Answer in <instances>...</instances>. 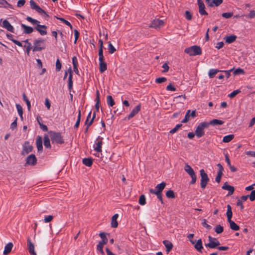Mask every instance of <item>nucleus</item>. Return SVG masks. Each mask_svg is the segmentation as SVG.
Wrapping results in <instances>:
<instances>
[{"mask_svg":"<svg viewBox=\"0 0 255 255\" xmlns=\"http://www.w3.org/2000/svg\"><path fill=\"white\" fill-rule=\"evenodd\" d=\"M103 137H101L100 136H99L95 142V144L94 147V150L98 152H102V145L103 143Z\"/></svg>","mask_w":255,"mask_h":255,"instance_id":"4468645a","label":"nucleus"},{"mask_svg":"<svg viewBox=\"0 0 255 255\" xmlns=\"http://www.w3.org/2000/svg\"><path fill=\"white\" fill-rule=\"evenodd\" d=\"M44 145L48 148H50L51 147L49 138L46 134H45L44 136Z\"/></svg>","mask_w":255,"mask_h":255,"instance_id":"2f4dec72","label":"nucleus"},{"mask_svg":"<svg viewBox=\"0 0 255 255\" xmlns=\"http://www.w3.org/2000/svg\"><path fill=\"white\" fill-rule=\"evenodd\" d=\"M22 97H23V100L25 102L26 105H27V109L29 111L30 110V108H31V105H30V101H29V100L27 99L26 95L25 93H23L22 94Z\"/></svg>","mask_w":255,"mask_h":255,"instance_id":"58836bf2","label":"nucleus"},{"mask_svg":"<svg viewBox=\"0 0 255 255\" xmlns=\"http://www.w3.org/2000/svg\"><path fill=\"white\" fill-rule=\"evenodd\" d=\"M209 243L205 245V247H208L211 249H214L220 245L219 241L215 238H212L211 236H208Z\"/></svg>","mask_w":255,"mask_h":255,"instance_id":"9b49d317","label":"nucleus"},{"mask_svg":"<svg viewBox=\"0 0 255 255\" xmlns=\"http://www.w3.org/2000/svg\"><path fill=\"white\" fill-rule=\"evenodd\" d=\"M13 247V244L12 243H9L7 244L6 245V246L4 247V249L3 251V255H7L9 253H10L12 248Z\"/></svg>","mask_w":255,"mask_h":255,"instance_id":"c85d7f7f","label":"nucleus"},{"mask_svg":"<svg viewBox=\"0 0 255 255\" xmlns=\"http://www.w3.org/2000/svg\"><path fill=\"white\" fill-rule=\"evenodd\" d=\"M163 244L166 248V252L168 254L172 250L173 247L172 243L168 240H164L163 241Z\"/></svg>","mask_w":255,"mask_h":255,"instance_id":"5701e85b","label":"nucleus"},{"mask_svg":"<svg viewBox=\"0 0 255 255\" xmlns=\"http://www.w3.org/2000/svg\"><path fill=\"white\" fill-rule=\"evenodd\" d=\"M200 174L201 176V187L202 189H204L206 187L209 181V179L208 175L203 169L200 170Z\"/></svg>","mask_w":255,"mask_h":255,"instance_id":"1a4fd4ad","label":"nucleus"},{"mask_svg":"<svg viewBox=\"0 0 255 255\" xmlns=\"http://www.w3.org/2000/svg\"><path fill=\"white\" fill-rule=\"evenodd\" d=\"M190 110H188L186 113L184 119L182 121V123H187L189 120Z\"/></svg>","mask_w":255,"mask_h":255,"instance_id":"a18cd8bd","label":"nucleus"},{"mask_svg":"<svg viewBox=\"0 0 255 255\" xmlns=\"http://www.w3.org/2000/svg\"><path fill=\"white\" fill-rule=\"evenodd\" d=\"M2 27L5 28L7 30L13 33L14 32V28L10 24L8 20L6 19L2 21Z\"/></svg>","mask_w":255,"mask_h":255,"instance_id":"aec40b11","label":"nucleus"},{"mask_svg":"<svg viewBox=\"0 0 255 255\" xmlns=\"http://www.w3.org/2000/svg\"><path fill=\"white\" fill-rule=\"evenodd\" d=\"M25 3V0H19L17 2V6L20 7L24 5Z\"/></svg>","mask_w":255,"mask_h":255,"instance_id":"338daca9","label":"nucleus"},{"mask_svg":"<svg viewBox=\"0 0 255 255\" xmlns=\"http://www.w3.org/2000/svg\"><path fill=\"white\" fill-rule=\"evenodd\" d=\"M53 219V216L52 215H49L45 216L44 219V221L45 223H48L51 222Z\"/></svg>","mask_w":255,"mask_h":255,"instance_id":"5fc2aeb1","label":"nucleus"},{"mask_svg":"<svg viewBox=\"0 0 255 255\" xmlns=\"http://www.w3.org/2000/svg\"><path fill=\"white\" fill-rule=\"evenodd\" d=\"M190 243L194 245V248L199 253H202V249L203 248L202 245V242L201 239H199L197 241L190 240Z\"/></svg>","mask_w":255,"mask_h":255,"instance_id":"ddd939ff","label":"nucleus"},{"mask_svg":"<svg viewBox=\"0 0 255 255\" xmlns=\"http://www.w3.org/2000/svg\"><path fill=\"white\" fill-rule=\"evenodd\" d=\"M81 111L79 110V112H78L77 120L76 124H75V126H74V128H77L79 127V124L80 123V121H81Z\"/></svg>","mask_w":255,"mask_h":255,"instance_id":"79ce46f5","label":"nucleus"},{"mask_svg":"<svg viewBox=\"0 0 255 255\" xmlns=\"http://www.w3.org/2000/svg\"><path fill=\"white\" fill-rule=\"evenodd\" d=\"M215 231L217 234H221L223 232V228L221 225H217L215 228Z\"/></svg>","mask_w":255,"mask_h":255,"instance_id":"49530a36","label":"nucleus"},{"mask_svg":"<svg viewBox=\"0 0 255 255\" xmlns=\"http://www.w3.org/2000/svg\"><path fill=\"white\" fill-rule=\"evenodd\" d=\"M37 163V159L34 154H31L28 156L26 158L25 165H29L31 166L35 165Z\"/></svg>","mask_w":255,"mask_h":255,"instance_id":"2eb2a0df","label":"nucleus"},{"mask_svg":"<svg viewBox=\"0 0 255 255\" xmlns=\"http://www.w3.org/2000/svg\"><path fill=\"white\" fill-rule=\"evenodd\" d=\"M33 146L30 144L29 141H26L22 146V150L21 154L23 156L26 155L31 152Z\"/></svg>","mask_w":255,"mask_h":255,"instance_id":"f8f14e48","label":"nucleus"},{"mask_svg":"<svg viewBox=\"0 0 255 255\" xmlns=\"http://www.w3.org/2000/svg\"><path fill=\"white\" fill-rule=\"evenodd\" d=\"M222 16L226 18H229L233 15V12H225L222 13Z\"/></svg>","mask_w":255,"mask_h":255,"instance_id":"6e6d98bb","label":"nucleus"},{"mask_svg":"<svg viewBox=\"0 0 255 255\" xmlns=\"http://www.w3.org/2000/svg\"><path fill=\"white\" fill-rule=\"evenodd\" d=\"M36 144L38 151H42L43 149L42 146V138L41 136L38 135L36 140Z\"/></svg>","mask_w":255,"mask_h":255,"instance_id":"b1692460","label":"nucleus"},{"mask_svg":"<svg viewBox=\"0 0 255 255\" xmlns=\"http://www.w3.org/2000/svg\"><path fill=\"white\" fill-rule=\"evenodd\" d=\"M206 2L210 7L218 6L223 2V0H206Z\"/></svg>","mask_w":255,"mask_h":255,"instance_id":"412c9836","label":"nucleus"},{"mask_svg":"<svg viewBox=\"0 0 255 255\" xmlns=\"http://www.w3.org/2000/svg\"><path fill=\"white\" fill-rule=\"evenodd\" d=\"M166 80H167V79L165 77H160V78H156L155 80V82L157 83L160 84V83H163V82L166 81Z\"/></svg>","mask_w":255,"mask_h":255,"instance_id":"3c124183","label":"nucleus"},{"mask_svg":"<svg viewBox=\"0 0 255 255\" xmlns=\"http://www.w3.org/2000/svg\"><path fill=\"white\" fill-rule=\"evenodd\" d=\"M240 92V91L239 90H235L233 91L229 95V97L230 98H233L235 97Z\"/></svg>","mask_w":255,"mask_h":255,"instance_id":"864d4df0","label":"nucleus"},{"mask_svg":"<svg viewBox=\"0 0 255 255\" xmlns=\"http://www.w3.org/2000/svg\"><path fill=\"white\" fill-rule=\"evenodd\" d=\"M99 236L101 237V238L102 239L101 241H102V242H105V243L108 242V239L107 238L105 233H104V232L100 233L99 234Z\"/></svg>","mask_w":255,"mask_h":255,"instance_id":"09e8293b","label":"nucleus"},{"mask_svg":"<svg viewBox=\"0 0 255 255\" xmlns=\"http://www.w3.org/2000/svg\"><path fill=\"white\" fill-rule=\"evenodd\" d=\"M166 90L167 91H176V88L171 84H170L167 86Z\"/></svg>","mask_w":255,"mask_h":255,"instance_id":"69168bd1","label":"nucleus"},{"mask_svg":"<svg viewBox=\"0 0 255 255\" xmlns=\"http://www.w3.org/2000/svg\"><path fill=\"white\" fill-rule=\"evenodd\" d=\"M228 222L230 224V228L234 231H238L240 229L239 226L236 224L234 221L230 220Z\"/></svg>","mask_w":255,"mask_h":255,"instance_id":"72a5a7b5","label":"nucleus"},{"mask_svg":"<svg viewBox=\"0 0 255 255\" xmlns=\"http://www.w3.org/2000/svg\"><path fill=\"white\" fill-rule=\"evenodd\" d=\"M16 107L18 113L20 116L23 115V110L22 107L19 104H16Z\"/></svg>","mask_w":255,"mask_h":255,"instance_id":"8fccbe9b","label":"nucleus"},{"mask_svg":"<svg viewBox=\"0 0 255 255\" xmlns=\"http://www.w3.org/2000/svg\"><path fill=\"white\" fill-rule=\"evenodd\" d=\"M26 20L31 22L32 24H36L37 26L35 27L34 29L38 31L41 35H44L47 34L46 29L47 26L44 25H40L39 23L40 22L36 19H33L30 16L26 17Z\"/></svg>","mask_w":255,"mask_h":255,"instance_id":"f257e3e1","label":"nucleus"},{"mask_svg":"<svg viewBox=\"0 0 255 255\" xmlns=\"http://www.w3.org/2000/svg\"><path fill=\"white\" fill-rule=\"evenodd\" d=\"M107 101L108 105L110 107H113L115 104V101L112 96H108L107 97Z\"/></svg>","mask_w":255,"mask_h":255,"instance_id":"4c0bfd02","label":"nucleus"},{"mask_svg":"<svg viewBox=\"0 0 255 255\" xmlns=\"http://www.w3.org/2000/svg\"><path fill=\"white\" fill-rule=\"evenodd\" d=\"M184 170L192 178L190 183L194 184L196 182L197 177L193 168L189 164H186L184 166Z\"/></svg>","mask_w":255,"mask_h":255,"instance_id":"423d86ee","label":"nucleus"},{"mask_svg":"<svg viewBox=\"0 0 255 255\" xmlns=\"http://www.w3.org/2000/svg\"><path fill=\"white\" fill-rule=\"evenodd\" d=\"M99 60L104 59V56L103 55V48L100 47L99 49Z\"/></svg>","mask_w":255,"mask_h":255,"instance_id":"603ef678","label":"nucleus"},{"mask_svg":"<svg viewBox=\"0 0 255 255\" xmlns=\"http://www.w3.org/2000/svg\"><path fill=\"white\" fill-rule=\"evenodd\" d=\"M48 133L52 143H56L61 144L64 143V140L60 132L50 131Z\"/></svg>","mask_w":255,"mask_h":255,"instance_id":"f03ea898","label":"nucleus"},{"mask_svg":"<svg viewBox=\"0 0 255 255\" xmlns=\"http://www.w3.org/2000/svg\"><path fill=\"white\" fill-rule=\"evenodd\" d=\"M166 183L164 182H161L160 184H157L155 187V190H151V193H162V190L164 189Z\"/></svg>","mask_w":255,"mask_h":255,"instance_id":"6ab92c4d","label":"nucleus"},{"mask_svg":"<svg viewBox=\"0 0 255 255\" xmlns=\"http://www.w3.org/2000/svg\"><path fill=\"white\" fill-rule=\"evenodd\" d=\"M182 126V125L181 124H178V125H177L176 126V127L173 128V129H172L170 131V133H175V132L177 131V130Z\"/></svg>","mask_w":255,"mask_h":255,"instance_id":"bf43d9fd","label":"nucleus"},{"mask_svg":"<svg viewBox=\"0 0 255 255\" xmlns=\"http://www.w3.org/2000/svg\"><path fill=\"white\" fill-rule=\"evenodd\" d=\"M24 47L26 48V52L27 55H29L30 51L32 49L31 44L30 43H28V45H24Z\"/></svg>","mask_w":255,"mask_h":255,"instance_id":"4d7b16f0","label":"nucleus"},{"mask_svg":"<svg viewBox=\"0 0 255 255\" xmlns=\"http://www.w3.org/2000/svg\"><path fill=\"white\" fill-rule=\"evenodd\" d=\"M185 17L187 19L191 20L192 19V15L190 11L187 10L185 11Z\"/></svg>","mask_w":255,"mask_h":255,"instance_id":"0e129e2a","label":"nucleus"},{"mask_svg":"<svg viewBox=\"0 0 255 255\" xmlns=\"http://www.w3.org/2000/svg\"><path fill=\"white\" fill-rule=\"evenodd\" d=\"M107 69V63L104 59L99 60V70L101 73L104 72Z\"/></svg>","mask_w":255,"mask_h":255,"instance_id":"393cba45","label":"nucleus"},{"mask_svg":"<svg viewBox=\"0 0 255 255\" xmlns=\"http://www.w3.org/2000/svg\"><path fill=\"white\" fill-rule=\"evenodd\" d=\"M108 50L110 54H113L116 51V49L111 42H108Z\"/></svg>","mask_w":255,"mask_h":255,"instance_id":"ea45409f","label":"nucleus"},{"mask_svg":"<svg viewBox=\"0 0 255 255\" xmlns=\"http://www.w3.org/2000/svg\"><path fill=\"white\" fill-rule=\"evenodd\" d=\"M249 197L251 201H253L255 200V190L252 191L250 195H249Z\"/></svg>","mask_w":255,"mask_h":255,"instance_id":"680f3d73","label":"nucleus"},{"mask_svg":"<svg viewBox=\"0 0 255 255\" xmlns=\"http://www.w3.org/2000/svg\"><path fill=\"white\" fill-rule=\"evenodd\" d=\"M58 19L60 20L61 21L63 22L64 23H65L67 26H69L70 28L72 29V25L71 24V23L66 19H65L63 18L62 17H56Z\"/></svg>","mask_w":255,"mask_h":255,"instance_id":"37998d69","label":"nucleus"},{"mask_svg":"<svg viewBox=\"0 0 255 255\" xmlns=\"http://www.w3.org/2000/svg\"><path fill=\"white\" fill-rule=\"evenodd\" d=\"M234 73L235 75L239 74H244V71L243 69L241 68H238L236 69L234 72Z\"/></svg>","mask_w":255,"mask_h":255,"instance_id":"774afa93","label":"nucleus"},{"mask_svg":"<svg viewBox=\"0 0 255 255\" xmlns=\"http://www.w3.org/2000/svg\"><path fill=\"white\" fill-rule=\"evenodd\" d=\"M219 72V70L212 69H210L209 71V76L210 78H212L214 77V76L218 72Z\"/></svg>","mask_w":255,"mask_h":255,"instance_id":"a19ab883","label":"nucleus"},{"mask_svg":"<svg viewBox=\"0 0 255 255\" xmlns=\"http://www.w3.org/2000/svg\"><path fill=\"white\" fill-rule=\"evenodd\" d=\"M223 123H224L223 121H222V120H218V119H214V120L211 121L209 123H208V124H209V125H221Z\"/></svg>","mask_w":255,"mask_h":255,"instance_id":"e433bc0d","label":"nucleus"},{"mask_svg":"<svg viewBox=\"0 0 255 255\" xmlns=\"http://www.w3.org/2000/svg\"><path fill=\"white\" fill-rule=\"evenodd\" d=\"M45 40L39 39L35 40L33 42V51H40L45 48Z\"/></svg>","mask_w":255,"mask_h":255,"instance_id":"0eeeda50","label":"nucleus"},{"mask_svg":"<svg viewBox=\"0 0 255 255\" xmlns=\"http://www.w3.org/2000/svg\"><path fill=\"white\" fill-rule=\"evenodd\" d=\"M197 1L199 6V12L200 14L201 15H207L208 13L205 10V7L203 2L201 0H198Z\"/></svg>","mask_w":255,"mask_h":255,"instance_id":"f3484780","label":"nucleus"},{"mask_svg":"<svg viewBox=\"0 0 255 255\" xmlns=\"http://www.w3.org/2000/svg\"><path fill=\"white\" fill-rule=\"evenodd\" d=\"M237 38V36L235 35H231L227 36L224 38V39L226 43H231L234 42Z\"/></svg>","mask_w":255,"mask_h":255,"instance_id":"c756f323","label":"nucleus"},{"mask_svg":"<svg viewBox=\"0 0 255 255\" xmlns=\"http://www.w3.org/2000/svg\"><path fill=\"white\" fill-rule=\"evenodd\" d=\"M234 138V134H229L226 135L223 137V142L225 143H228L231 141Z\"/></svg>","mask_w":255,"mask_h":255,"instance_id":"c9c22d12","label":"nucleus"},{"mask_svg":"<svg viewBox=\"0 0 255 255\" xmlns=\"http://www.w3.org/2000/svg\"><path fill=\"white\" fill-rule=\"evenodd\" d=\"M68 73H69V77L68 80V90L70 92L71 91L73 88V81H72V76H73V71L71 67L68 69Z\"/></svg>","mask_w":255,"mask_h":255,"instance_id":"dca6fc26","label":"nucleus"},{"mask_svg":"<svg viewBox=\"0 0 255 255\" xmlns=\"http://www.w3.org/2000/svg\"><path fill=\"white\" fill-rule=\"evenodd\" d=\"M93 160L92 158H85L82 160L83 163L88 167H91L93 164Z\"/></svg>","mask_w":255,"mask_h":255,"instance_id":"7c9ffc66","label":"nucleus"},{"mask_svg":"<svg viewBox=\"0 0 255 255\" xmlns=\"http://www.w3.org/2000/svg\"><path fill=\"white\" fill-rule=\"evenodd\" d=\"M164 24L165 22L164 20L159 19H155L151 21L148 27L154 28L156 30H159L164 26Z\"/></svg>","mask_w":255,"mask_h":255,"instance_id":"6e6552de","label":"nucleus"},{"mask_svg":"<svg viewBox=\"0 0 255 255\" xmlns=\"http://www.w3.org/2000/svg\"><path fill=\"white\" fill-rule=\"evenodd\" d=\"M222 189L229 191L228 195H231L233 194L235 189L233 186L229 185L228 183L225 182L222 186Z\"/></svg>","mask_w":255,"mask_h":255,"instance_id":"4be33fe9","label":"nucleus"},{"mask_svg":"<svg viewBox=\"0 0 255 255\" xmlns=\"http://www.w3.org/2000/svg\"><path fill=\"white\" fill-rule=\"evenodd\" d=\"M21 26L23 29V32L25 34H30L33 31V29L32 27L27 26L24 24H21Z\"/></svg>","mask_w":255,"mask_h":255,"instance_id":"a878e982","label":"nucleus"},{"mask_svg":"<svg viewBox=\"0 0 255 255\" xmlns=\"http://www.w3.org/2000/svg\"><path fill=\"white\" fill-rule=\"evenodd\" d=\"M108 242H102V241H100L97 245V249L98 251H99L101 254L102 255L104 254V251L103 250V247L104 245H106L107 244Z\"/></svg>","mask_w":255,"mask_h":255,"instance_id":"473e14b6","label":"nucleus"},{"mask_svg":"<svg viewBox=\"0 0 255 255\" xmlns=\"http://www.w3.org/2000/svg\"><path fill=\"white\" fill-rule=\"evenodd\" d=\"M119 217V215L118 214H115L112 218L111 221V227L112 228H117L118 226V223L117 221V219Z\"/></svg>","mask_w":255,"mask_h":255,"instance_id":"cd10ccee","label":"nucleus"},{"mask_svg":"<svg viewBox=\"0 0 255 255\" xmlns=\"http://www.w3.org/2000/svg\"><path fill=\"white\" fill-rule=\"evenodd\" d=\"M202 225L205 227L206 229H208V230H210L211 228V227L208 225L207 223V221H206V219H204L203 220V222L202 223Z\"/></svg>","mask_w":255,"mask_h":255,"instance_id":"e2e57ef3","label":"nucleus"},{"mask_svg":"<svg viewBox=\"0 0 255 255\" xmlns=\"http://www.w3.org/2000/svg\"><path fill=\"white\" fill-rule=\"evenodd\" d=\"M74 31V36H75L74 43L76 44L77 43V41L79 38L80 33L77 29H75Z\"/></svg>","mask_w":255,"mask_h":255,"instance_id":"052dcab7","label":"nucleus"},{"mask_svg":"<svg viewBox=\"0 0 255 255\" xmlns=\"http://www.w3.org/2000/svg\"><path fill=\"white\" fill-rule=\"evenodd\" d=\"M184 170L192 178L190 183L194 184L196 182L197 177L193 168L189 164H186L184 166Z\"/></svg>","mask_w":255,"mask_h":255,"instance_id":"39448f33","label":"nucleus"},{"mask_svg":"<svg viewBox=\"0 0 255 255\" xmlns=\"http://www.w3.org/2000/svg\"><path fill=\"white\" fill-rule=\"evenodd\" d=\"M30 4L31 8L33 9H35L37 12H38L39 14L42 15L45 17H49L48 14L43 9H42L40 6H39L33 0H31L30 1Z\"/></svg>","mask_w":255,"mask_h":255,"instance_id":"9d476101","label":"nucleus"},{"mask_svg":"<svg viewBox=\"0 0 255 255\" xmlns=\"http://www.w3.org/2000/svg\"><path fill=\"white\" fill-rule=\"evenodd\" d=\"M184 52L190 56L200 55L202 53L201 48L196 45L186 48Z\"/></svg>","mask_w":255,"mask_h":255,"instance_id":"20e7f679","label":"nucleus"},{"mask_svg":"<svg viewBox=\"0 0 255 255\" xmlns=\"http://www.w3.org/2000/svg\"><path fill=\"white\" fill-rule=\"evenodd\" d=\"M247 17L249 18H253L255 17V11L254 10H251Z\"/></svg>","mask_w":255,"mask_h":255,"instance_id":"13d9d810","label":"nucleus"},{"mask_svg":"<svg viewBox=\"0 0 255 255\" xmlns=\"http://www.w3.org/2000/svg\"><path fill=\"white\" fill-rule=\"evenodd\" d=\"M166 196H167V197H168L169 198H175L174 193L171 190H168V191H167L166 192Z\"/></svg>","mask_w":255,"mask_h":255,"instance_id":"c03bdc74","label":"nucleus"},{"mask_svg":"<svg viewBox=\"0 0 255 255\" xmlns=\"http://www.w3.org/2000/svg\"><path fill=\"white\" fill-rule=\"evenodd\" d=\"M228 221L231 220L232 217V212L231 206L230 205H227V211L226 213Z\"/></svg>","mask_w":255,"mask_h":255,"instance_id":"f704fd0d","label":"nucleus"},{"mask_svg":"<svg viewBox=\"0 0 255 255\" xmlns=\"http://www.w3.org/2000/svg\"><path fill=\"white\" fill-rule=\"evenodd\" d=\"M140 110V106L137 105L130 112V113L128 116V119L129 120L130 119L133 117L136 114L138 113V112Z\"/></svg>","mask_w":255,"mask_h":255,"instance_id":"bb28decb","label":"nucleus"},{"mask_svg":"<svg viewBox=\"0 0 255 255\" xmlns=\"http://www.w3.org/2000/svg\"><path fill=\"white\" fill-rule=\"evenodd\" d=\"M55 66L56 70L57 71H59L61 69L62 65L59 59L56 60Z\"/></svg>","mask_w":255,"mask_h":255,"instance_id":"de8ad7c7","label":"nucleus"},{"mask_svg":"<svg viewBox=\"0 0 255 255\" xmlns=\"http://www.w3.org/2000/svg\"><path fill=\"white\" fill-rule=\"evenodd\" d=\"M209 124L207 122H202L199 124L195 130L196 135L198 137H201L205 134L204 129L208 128Z\"/></svg>","mask_w":255,"mask_h":255,"instance_id":"7ed1b4c3","label":"nucleus"},{"mask_svg":"<svg viewBox=\"0 0 255 255\" xmlns=\"http://www.w3.org/2000/svg\"><path fill=\"white\" fill-rule=\"evenodd\" d=\"M27 248L31 255H37L34 251V245L29 238L27 239Z\"/></svg>","mask_w":255,"mask_h":255,"instance_id":"a211bd4d","label":"nucleus"}]
</instances>
